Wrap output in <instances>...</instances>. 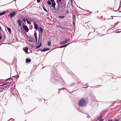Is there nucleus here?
Here are the masks:
<instances>
[{
    "label": "nucleus",
    "instance_id": "nucleus-60",
    "mask_svg": "<svg viewBox=\"0 0 121 121\" xmlns=\"http://www.w3.org/2000/svg\"><path fill=\"white\" fill-rule=\"evenodd\" d=\"M112 75V73H110V75Z\"/></svg>",
    "mask_w": 121,
    "mask_h": 121
},
{
    "label": "nucleus",
    "instance_id": "nucleus-47",
    "mask_svg": "<svg viewBox=\"0 0 121 121\" xmlns=\"http://www.w3.org/2000/svg\"><path fill=\"white\" fill-rule=\"evenodd\" d=\"M102 116H101L99 118V119H100L102 117Z\"/></svg>",
    "mask_w": 121,
    "mask_h": 121
},
{
    "label": "nucleus",
    "instance_id": "nucleus-37",
    "mask_svg": "<svg viewBox=\"0 0 121 121\" xmlns=\"http://www.w3.org/2000/svg\"><path fill=\"white\" fill-rule=\"evenodd\" d=\"M41 45H42V43H41V42H40V43H39V46H40V47H41Z\"/></svg>",
    "mask_w": 121,
    "mask_h": 121
},
{
    "label": "nucleus",
    "instance_id": "nucleus-63",
    "mask_svg": "<svg viewBox=\"0 0 121 121\" xmlns=\"http://www.w3.org/2000/svg\"><path fill=\"white\" fill-rule=\"evenodd\" d=\"M45 2H46V1H45V2L44 1V3H45Z\"/></svg>",
    "mask_w": 121,
    "mask_h": 121
},
{
    "label": "nucleus",
    "instance_id": "nucleus-38",
    "mask_svg": "<svg viewBox=\"0 0 121 121\" xmlns=\"http://www.w3.org/2000/svg\"><path fill=\"white\" fill-rule=\"evenodd\" d=\"M86 115H87V116L86 117L87 118H89V116H88V114H86Z\"/></svg>",
    "mask_w": 121,
    "mask_h": 121
},
{
    "label": "nucleus",
    "instance_id": "nucleus-35",
    "mask_svg": "<svg viewBox=\"0 0 121 121\" xmlns=\"http://www.w3.org/2000/svg\"><path fill=\"white\" fill-rule=\"evenodd\" d=\"M12 78H8L7 79H6V80L7 81H8L9 80H10V79H12Z\"/></svg>",
    "mask_w": 121,
    "mask_h": 121
},
{
    "label": "nucleus",
    "instance_id": "nucleus-59",
    "mask_svg": "<svg viewBox=\"0 0 121 121\" xmlns=\"http://www.w3.org/2000/svg\"><path fill=\"white\" fill-rule=\"evenodd\" d=\"M1 27L0 26V30H1Z\"/></svg>",
    "mask_w": 121,
    "mask_h": 121
},
{
    "label": "nucleus",
    "instance_id": "nucleus-4",
    "mask_svg": "<svg viewBox=\"0 0 121 121\" xmlns=\"http://www.w3.org/2000/svg\"><path fill=\"white\" fill-rule=\"evenodd\" d=\"M60 4L58 3L57 5V6L60 7L61 5H66V2L64 0H58Z\"/></svg>",
    "mask_w": 121,
    "mask_h": 121
},
{
    "label": "nucleus",
    "instance_id": "nucleus-58",
    "mask_svg": "<svg viewBox=\"0 0 121 121\" xmlns=\"http://www.w3.org/2000/svg\"><path fill=\"white\" fill-rule=\"evenodd\" d=\"M87 87H88V86L87 87H83L84 88H87Z\"/></svg>",
    "mask_w": 121,
    "mask_h": 121
},
{
    "label": "nucleus",
    "instance_id": "nucleus-61",
    "mask_svg": "<svg viewBox=\"0 0 121 121\" xmlns=\"http://www.w3.org/2000/svg\"><path fill=\"white\" fill-rule=\"evenodd\" d=\"M58 27H61V26H60L59 25H58Z\"/></svg>",
    "mask_w": 121,
    "mask_h": 121
},
{
    "label": "nucleus",
    "instance_id": "nucleus-64",
    "mask_svg": "<svg viewBox=\"0 0 121 121\" xmlns=\"http://www.w3.org/2000/svg\"><path fill=\"white\" fill-rule=\"evenodd\" d=\"M86 84L87 85V83H86Z\"/></svg>",
    "mask_w": 121,
    "mask_h": 121
},
{
    "label": "nucleus",
    "instance_id": "nucleus-29",
    "mask_svg": "<svg viewBox=\"0 0 121 121\" xmlns=\"http://www.w3.org/2000/svg\"><path fill=\"white\" fill-rule=\"evenodd\" d=\"M22 20L24 22L26 23V19H25V18H23Z\"/></svg>",
    "mask_w": 121,
    "mask_h": 121
},
{
    "label": "nucleus",
    "instance_id": "nucleus-17",
    "mask_svg": "<svg viewBox=\"0 0 121 121\" xmlns=\"http://www.w3.org/2000/svg\"><path fill=\"white\" fill-rule=\"evenodd\" d=\"M65 17L64 16H59L58 17V18H64Z\"/></svg>",
    "mask_w": 121,
    "mask_h": 121
},
{
    "label": "nucleus",
    "instance_id": "nucleus-62",
    "mask_svg": "<svg viewBox=\"0 0 121 121\" xmlns=\"http://www.w3.org/2000/svg\"><path fill=\"white\" fill-rule=\"evenodd\" d=\"M54 1V0H51V1Z\"/></svg>",
    "mask_w": 121,
    "mask_h": 121
},
{
    "label": "nucleus",
    "instance_id": "nucleus-13",
    "mask_svg": "<svg viewBox=\"0 0 121 121\" xmlns=\"http://www.w3.org/2000/svg\"><path fill=\"white\" fill-rule=\"evenodd\" d=\"M8 12V11H4L2 12V13H0V16H2L5 14L6 13H7Z\"/></svg>",
    "mask_w": 121,
    "mask_h": 121
},
{
    "label": "nucleus",
    "instance_id": "nucleus-16",
    "mask_svg": "<svg viewBox=\"0 0 121 121\" xmlns=\"http://www.w3.org/2000/svg\"><path fill=\"white\" fill-rule=\"evenodd\" d=\"M40 50L43 52H45L47 51V48H45L43 49H40Z\"/></svg>",
    "mask_w": 121,
    "mask_h": 121
},
{
    "label": "nucleus",
    "instance_id": "nucleus-57",
    "mask_svg": "<svg viewBox=\"0 0 121 121\" xmlns=\"http://www.w3.org/2000/svg\"><path fill=\"white\" fill-rule=\"evenodd\" d=\"M82 9V10H83V9ZM83 10H85L86 11V10H85H85H84V9H83ZM87 11V12H89V11Z\"/></svg>",
    "mask_w": 121,
    "mask_h": 121
},
{
    "label": "nucleus",
    "instance_id": "nucleus-52",
    "mask_svg": "<svg viewBox=\"0 0 121 121\" xmlns=\"http://www.w3.org/2000/svg\"><path fill=\"white\" fill-rule=\"evenodd\" d=\"M108 121H112V119H111V120H108Z\"/></svg>",
    "mask_w": 121,
    "mask_h": 121
},
{
    "label": "nucleus",
    "instance_id": "nucleus-48",
    "mask_svg": "<svg viewBox=\"0 0 121 121\" xmlns=\"http://www.w3.org/2000/svg\"><path fill=\"white\" fill-rule=\"evenodd\" d=\"M47 16H48L49 15V13H48V12H47Z\"/></svg>",
    "mask_w": 121,
    "mask_h": 121
},
{
    "label": "nucleus",
    "instance_id": "nucleus-46",
    "mask_svg": "<svg viewBox=\"0 0 121 121\" xmlns=\"http://www.w3.org/2000/svg\"><path fill=\"white\" fill-rule=\"evenodd\" d=\"M50 50V49L49 48H47V51L48 50Z\"/></svg>",
    "mask_w": 121,
    "mask_h": 121
},
{
    "label": "nucleus",
    "instance_id": "nucleus-9",
    "mask_svg": "<svg viewBox=\"0 0 121 121\" xmlns=\"http://www.w3.org/2000/svg\"><path fill=\"white\" fill-rule=\"evenodd\" d=\"M33 24L34 26L35 29L37 30L38 29V25L36 24L35 22H33Z\"/></svg>",
    "mask_w": 121,
    "mask_h": 121
},
{
    "label": "nucleus",
    "instance_id": "nucleus-25",
    "mask_svg": "<svg viewBox=\"0 0 121 121\" xmlns=\"http://www.w3.org/2000/svg\"><path fill=\"white\" fill-rule=\"evenodd\" d=\"M101 86V85H97L96 86H94V87H93V88H97V87H99L100 86Z\"/></svg>",
    "mask_w": 121,
    "mask_h": 121
},
{
    "label": "nucleus",
    "instance_id": "nucleus-34",
    "mask_svg": "<svg viewBox=\"0 0 121 121\" xmlns=\"http://www.w3.org/2000/svg\"><path fill=\"white\" fill-rule=\"evenodd\" d=\"M32 41H33V40H32L30 39H29L28 40V41L30 42H32Z\"/></svg>",
    "mask_w": 121,
    "mask_h": 121
},
{
    "label": "nucleus",
    "instance_id": "nucleus-55",
    "mask_svg": "<svg viewBox=\"0 0 121 121\" xmlns=\"http://www.w3.org/2000/svg\"><path fill=\"white\" fill-rule=\"evenodd\" d=\"M22 27H20V30H22Z\"/></svg>",
    "mask_w": 121,
    "mask_h": 121
},
{
    "label": "nucleus",
    "instance_id": "nucleus-8",
    "mask_svg": "<svg viewBox=\"0 0 121 121\" xmlns=\"http://www.w3.org/2000/svg\"><path fill=\"white\" fill-rule=\"evenodd\" d=\"M52 2V7L54 9H56V8L55 7V5H56V3L55 1H51Z\"/></svg>",
    "mask_w": 121,
    "mask_h": 121
},
{
    "label": "nucleus",
    "instance_id": "nucleus-19",
    "mask_svg": "<svg viewBox=\"0 0 121 121\" xmlns=\"http://www.w3.org/2000/svg\"><path fill=\"white\" fill-rule=\"evenodd\" d=\"M7 88V87L4 86V88L0 89V91H3V90H5Z\"/></svg>",
    "mask_w": 121,
    "mask_h": 121
},
{
    "label": "nucleus",
    "instance_id": "nucleus-27",
    "mask_svg": "<svg viewBox=\"0 0 121 121\" xmlns=\"http://www.w3.org/2000/svg\"><path fill=\"white\" fill-rule=\"evenodd\" d=\"M12 77H13V78H18L19 77V75H18V76H12Z\"/></svg>",
    "mask_w": 121,
    "mask_h": 121
},
{
    "label": "nucleus",
    "instance_id": "nucleus-53",
    "mask_svg": "<svg viewBox=\"0 0 121 121\" xmlns=\"http://www.w3.org/2000/svg\"><path fill=\"white\" fill-rule=\"evenodd\" d=\"M2 39V36H0V39Z\"/></svg>",
    "mask_w": 121,
    "mask_h": 121
},
{
    "label": "nucleus",
    "instance_id": "nucleus-12",
    "mask_svg": "<svg viewBox=\"0 0 121 121\" xmlns=\"http://www.w3.org/2000/svg\"><path fill=\"white\" fill-rule=\"evenodd\" d=\"M23 50L26 53H28V48L27 47H26L23 49Z\"/></svg>",
    "mask_w": 121,
    "mask_h": 121
},
{
    "label": "nucleus",
    "instance_id": "nucleus-31",
    "mask_svg": "<svg viewBox=\"0 0 121 121\" xmlns=\"http://www.w3.org/2000/svg\"><path fill=\"white\" fill-rule=\"evenodd\" d=\"M121 7V6H120V7H119V8H118V10H117V11H117L118 10H119V12H121V11H120V8Z\"/></svg>",
    "mask_w": 121,
    "mask_h": 121
},
{
    "label": "nucleus",
    "instance_id": "nucleus-15",
    "mask_svg": "<svg viewBox=\"0 0 121 121\" xmlns=\"http://www.w3.org/2000/svg\"><path fill=\"white\" fill-rule=\"evenodd\" d=\"M7 28L9 33L10 34L11 33V28H8V27H7Z\"/></svg>",
    "mask_w": 121,
    "mask_h": 121
},
{
    "label": "nucleus",
    "instance_id": "nucleus-43",
    "mask_svg": "<svg viewBox=\"0 0 121 121\" xmlns=\"http://www.w3.org/2000/svg\"><path fill=\"white\" fill-rule=\"evenodd\" d=\"M35 39L36 42H37V38H35Z\"/></svg>",
    "mask_w": 121,
    "mask_h": 121
},
{
    "label": "nucleus",
    "instance_id": "nucleus-10",
    "mask_svg": "<svg viewBox=\"0 0 121 121\" xmlns=\"http://www.w3.org/2000/svg\"><path fill=\"white\" fill-rule=\"evenodd\" d=\"M31 61V60L30 58H26V62L28 63L30 62Z\"/></svg>",
    "mask_w": 121,
    "mask_h": 121
},
{
    "label": "nucleus",
    "instance_id": "nucleus-22",
    "mask_svg": "<svg viewBox=\"0 0 121 121\" xmlns=\"http://www.w3.org/2000/svg\"><path fill=\"white\" fill-rule=\"evenodd\" d=\"M40 32L41 33H42L43 32V29L42 27H40Z\"/></svg>",
    "mask_w": 121,
    "mask_h": 121
},
{
    "label": "nucleus",
    "instance_id": "nucleus-36",
    "mask_svg": "<svg viewBox=\"0 0 121 121\" xmlns=\"http://www.w3.org/2000/svg\"><path fill=\"white\" fill-rule=\"evenodd\" d=\"M77 110L79 112H80L81 111V110L80 109H79L77 108Z\"/></svg>",
    "mask_w": 121,
    "mask_h": 121
},
{
    "label": "nucleus",
    "instance_id": "nucleus-41",
    "mask_svg": "<svg viewBox=\"0 0 121 121\" xmlns=\"http://www.w3.org/2000/svg\"><path fill=\"white\" fill-rule=\"evenodd\" d=\"M9 82H7L6 83H5L6 84V85H7V84H8L9 83Z\"/></svg>",
    "mask_w": 121,
    "mask_h": 121
},
{
    "label": "nucleus",
    "instance_id": "nucleus-44",
    "mask_svg": "<svg viewBox=\"0 0 121 121\" xmlns=\"http://www.w3.org/2000/svg\"><path fill=\"white\" fill-rule=\"evenodd\" d=\"M31 47L32 48H34V46L33 45H31Z\"/></svg>",
    "mask_w": 121,
    "mask_h": 121
},
{
    "label": "nucleus",
    "instance_id": "nucleus-28",
    "mask_svg": "<svg viewBox=\"0 0 121 121\" xmlns=\"http://www.w3.org/2000/svg\"><path fill=\"white\" fill-rule=\"evenodd\" d=\"M43 9H44V11H45L46 12H48L47 10L44 7H43Z\"/></svg>",
    "mask_w": 121,
    "mask_h": 121
},
{
    "label": "nucleus",
    "instance_id": "nucleus-30",
    "mask_svg": "<svg viewBox=\"0 0 121 121\" xmlns=\"http://www.w3.org/2000/svg\"><path fill=\"white\" fill-rule=\"evenodd\" d=\"M14 120V119H13V118H11V119H9V121H13V120Z\"/></svg>",
    "mask_w": 121,
    "mask_h": 121
},
{
    "label": "nucleus",
    "instance_id": "nucleus-39",
    "mask_svg": "<svg viewBox=\"0 0 121 121\" xmlns=\"http://www.w3.org/2000/svg\"><path fill=\"white\" fill-rule=\"evenodd\" d=\"M40 0H37V2L38 3H39V2H40Z\"/></svg>",
    "mask_w": 121,
    "mask_h": 121
},
{
    "label": "nucleus",
    "instance_id": "nucleus-14",
    "mask_svg": "<svg viewBox=\"0 0 121 121\" xmlns=\"http://www.w3.org/2000/svg\"><path fill=\"white\" fill-rule=\"evenodd\" d=\"M70 43L68 44H66L62 46H61L59 48H62L64 47H66Z\"/></svg>",
    "mask_w": 121,
    "mask_h": 121
},
{
    "label": "nucleus",
    "instance_id": "nucleus-51",
    "mask_svg": "<svg viewBox=\"0 0 121 121\" xmlns=\"http://www.w3.org/2000/svg\"><path fill=\"white\" fill-rule=\"evenodd\" d=\"M111 17L112 18H111V19H113V16H111ZM111 19V18L108 19Z\"/></svg>",
    "mask_w": 121,
    "mask_h": 121
},
{
    "label": "nucleus",
    "instance_id": "nucleus-20",
    "mask_svg": "<svg viewBox=\"0 0 121 121\" xmlns=\"http://www.w3.org/2000/svg\"><path fill=\"white\" fill-rule=\"evenodd\" d=\"M72 19L73 20V21H75V17L74 15H73V17H72Z\"/></svg>",
    "mask_w": 121,
    "mask_h": 121
},
{
    "label": "nucleus",
    "instance_id": "nucleus-45",
    "mask_svg": "<svg viewBox=\"0 0 121 121\" xmlns=\"http://www.w3.org/2000/svg\"><path fill=\"white\" fill-rule=\"evenodd\" d=\"M121 32V31H116V32H117V33H119L120 32Z\"/></svg>",
    "mask_w": 121,
    "mask_h": 121
},
{
    "label": "nucleus",
    "instance_id": "nucleus-26",
    "mask_svg": "<svg viewBox=\"0 0 121 121\" xmlns=\"http://www.w3.org/2000/svg\"><path fill=\"white\" fill-rule=\"evenodd\" d=\"M47 4L49 5H50L51 4V1H48L47 2Z\"/></svg>",
    "mask_w": 121,
    "mask_h": 121
},
{
    "label": "nucleus",
    "instance_id": "nucleus-40",
    "mask_svg": "<svg viewBox=\"0 0 121 121\" xmlns=\"http://www.w3.org/2000/svg\"><path fill=\"white\" fill-rule=\"evenodd\" d=\"M69 13V11L68 10L65 12V13L67 14H68Z\"/></svg>",
    "mask_w": 121,
    "mask_h": 121
},
{
    "label": "nucleus",
    "instance_id": "nucleus-56",
    "mask_svg": "<svg viewBox=\"0 0 121 121\" xmlns=\"http://www.w3.org/2000/svg\"><path fill=\"white\" fill-rule=\"evenodd\" d=\"M62 89V88L59 89V90H61Z\"/></svg>",
    "mask_w": 121,
    "mask_h": 121
},
{
    "label": "nucleus",
    "instance_id": "nucleus-6",
    "mask_svg": "<svg viewBox=\"0 0 121 121\" xmlns=\"http://www.w3.org/2000/svg\"><path fill=\"white\" fill-rule=\"evenodd\" d=\"M69 40V39H65L61 41L60 43V44H62L67 43L68 41Z\"/></svg>",
    "mask_w": 121,
    "mask_h": 121
},
{
    "label": "nucleus",
    "instance_id": "nucleus-54",
    "mask_svg": "<svg viewBox=\"0 0 121 121\" xmlns=\"http://www.w3.org/2000/svg\"><path fill=\"white\" fill-rule=\"evenodd\" d=\"M75 83H73L71 85H74V84H75Z\"/></svg>",
    "mask_w": 121,
    "mask_h": 121
},
{
    "label": "nucleus",
    "instance_id": "nucleus-18",
    "mask_svg": "<svg viewBox=\"0 0 121 121\" xmlns=\"http://www.w3.org/2000/svg\"><path fill=\"white\" fill-rule=\"evenodd\" d=\"M26 21L28 24L29 25L31 24V22L30 21L28 20V19L27 18L26 19Z\"/></svg>",
    "mask_w": 121,
    "mask_h": 121
},
{
    "label": "nucleus",
    "instance_id": "nucleus-49",
    "mask_svg": "<svg viewBox=\"0 0 121 121\" xmlns=\"http://www.w3.org/2000/svg\"><path fill=\"white\" fill-rule=\"evenodd\" d=\"M103 120L102 119H100L99 120V121H103Z\"/></svg>",
    "mask_w": 121,
    "mask_h": 121
},
{
    "label": "nucleus",
    "instance_id": "nucleus-3",
    "mask_svg": "<svg viewBox=\"0 0 121 121\" xmlns=\"http://www.w3.org/2000/svg\"><path fill=\"white\" fill-rule=\"evenodd\" d=\"M66 7V5H61L60 7L57 6L56 7L57 10L59 12L63 11Z\"/></svg>",
    "mask_w": 121,
    "mask_h": 121
},
{
    "label": "nucleus",
    "instance_id": "nucleus-23",
    "mask_svg": "<svg viewBox=\"0 0 121 121\" xmlns=\"http://www.w3.org/2000/svg\"><path fill=\"white\" fill-rule=\"evenodd\" d=\"M51 41H49L47 45L48 46H50L51 45Z\"/></svg>",
    "mask_w": 121,
    "mask_h": 121
},
{
    "label": "nucleus",
    "instance_id": "nucleus-1",
    "mask_svg": "<svg viewBox=\"0 0 121 121\" xmlns=\"http://www.w3.org/2000/svg\"><path fill=\"white\" fill-rule=\"evenodd\" d=\"M50 80L53 83L56 84L59 82L63 81V79L60 78V76L57 74L56 70L53 71L52 70Z\"/></svg>",
    "mask_w": 121,
    "mask_h": 121
},
{
    "label": "nucleus",
    "instance_id": "nucleus-2",
    "mask_svg": "<svg viewBox=\"0 0 121 121\" xmlns=\"http://www.w3.org/2000/svg\"><path fill=\"white\" fill-rule=\"evenodd\" d=\"M87 103L86 100L85 99L83 98L81 99L78 102V104L81 107L85 106L87 104Z\"/></svg>",
    "mask_w": 121,
    "mask_h": 121
},
{
    "label": "nucleus",
    "instance_id": "nucleus-32",
    "mask_svg": "<svg viewBox=\"0 0 121 121\" xmlns=\"http://www.w3.org/2000/svg\"><path fill=\"white\" fill-rule=\"evenodd\" d=\"M35 47L36 49H38V48H39L40 47V46H35Z\"/></svg>",
    "mask_w": 121,
    "mask_h": 121
},
{
    "label": "nucleus",
    "instance_id": "nucleus-42",
    "mask_svg": "<svg viewBox=\"0 0 121 121\" xmlns=\"http://www.w3.org/2000/svg\"><path fill=\"white\" fill-rule=\"evenodd\" d=\"M62 89H63V90H66L67 91V90H66V89L65 88H62Z\"/></svg>",
    "mask_w": 121,
    "mask_h": 121
},
{
    "label": "nucleus",
    "instance_id": "nucleus-5",
    "mask_svg": "<svg viewBox=\"0 0 121 121\" xmlns=\"http://www.w3.org/2000/svg\"><path fill=\"white\" fill-rule=\"evenodd\" d=\"M16 14V13L15 11L12 12H11L9 14L10 16H9L10 18H12L14 17Z\"/></svg>",
    "mask_w": 121,
    "mask_h": 121
},
{
    "label": "nucleus",
    "instance_id": "nucleus-50",
    "mask_svg": "<svg viewBox=\"0 0 121 121\" xmlns=\"http://www.w3.org/2000/svg\"><path fill=\"white\" fill-rule=\"evenodd\" d=\"M114 121H119V120L117 119H116Z\"/></svg>",
    "mask_w": 121,
    "mask_h": 121
},
{
    "label": "nucleus",
    "instance_id": "nucleus-21",
    "mask_svg": "<svg viewBox=\"0 0 121 121\" xmlns=\"http://www.w3.org/2000/svg\"><path fill=\"white\" fill-rule=\"evenodd\" d=\"M34 36L35 37V38H37V33L36 31H34Z\"/></svg>",
    "mask_w": 121,
    "mask_h": 121
},
{
    "label": "nucleus",
    "instance_id": "nucleus-7",
    "mask_svg": "<svg viewBox=\"0 0 121 121\" xmlns=\"http://www.w3.org/2000/svg\"><path fill=\"white\" fill-rule=\"evenodd\" d=\"M22 27L25 30L26 32H28L29 31V29L27 26L25 25H23Z\"/></svg>",
    "mask_w": 121,
    "mask_h": 121
},
{
    "label": "nucleus",
    "instance_id": "nucleus-24",
    "mask_svg": "<svg viewBox=\"0 0 121 121\" xmlns=\"http://www.w3.org/2000/svg\"><path fill=\"white\" fill-rule=\"evenodd\" d=\"M6 85V84L5 83H4L0 86V88H1L2 87L1 86H5Z\"/></svg>",
    "mask_w": 121,
    "mask_h": 121
},
{
    "label": "nucleus",
    "instance_id": "nucleus-11",
    "mask_svg": "<svg viewBox=\"0 0 121 121\" xmlns=\"http://www.w3.org/2000/svg\"><path fill=\"white\" fill-rule=\"evenodd\" d=\"M17 23L20 26H22V25L21 23L22 21L20 20H18L17 21Z\"/></svg>",
    "mask_w": 121,
    "mask_h": 121
},
{
    "label": "nucleus",
    "instance_id": "nucleus-33",
    "mask_svg": "<svg viewBox=\"0 0 121 121\" xmlns=\"http://www.w3.org/2000/svg\"><path fill=\"white\" fill-rule=\"evenodd\" d=\"M75 21H73V24L74 26H75Z\"/></svg>",
    "mask_w": 121,
    "mask_h": 121
}]
</instances>
